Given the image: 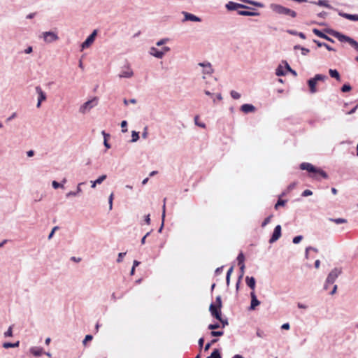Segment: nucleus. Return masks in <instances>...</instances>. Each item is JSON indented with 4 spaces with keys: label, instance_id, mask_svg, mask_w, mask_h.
<instances>
[{
    "label": "nucleus",
    "instance_id": "obj_45",
    "mask_svg": "<svg viewBox=\"0 0 358 358\" xmlns=\"http://www.w3.org/2000/svg\"><path fill=\"white\" fill-rule=\"evenodd\" d=\"M303 239V236H295L294 238H293V243L294 244H298L301 242V241Z\"/></svg>",
    "mask_w": 358,
    "mask_h": 358
},
{
    "label": "nucleus",
    "instance_id": "obj_30",
    "mask_svg": "<svg viewBox=\"0 0 358 358\" xmlns=\"http://www.w3.org/2000/svg\"><path fill=\"white\" fill-rule=\"evenodd\" d=\"M237 260H238V265H242V264H244V260H245V257L243 255V254L242 252H241L238 257H237Z\"/></svg>",
    "mask_w": 358,
    "mask_h": 358
},
{
    "label": "nucleus",
    "instance_id": "obj_13",
    "mask_svg": "<svg viewBox=\"0 0 358 358\" xmlns=\"http://www.w3.org/2000/svg\"><path fill=\"white\" fill-rule=\"evenodd\" d=\"M225 6L226 8L229 10H236L241 8H247V6L245 5L235 3L234 1H229Z\"/></svg>",
    "mask_w": 358,
    "mask_h": 358
},
{
    "label": "nucleus",
    "instance_id": "obj_16",
    "mask_svg": "<svg viewBox=\"0 0 358 358\" xmlns=\"http://www.w3.org/2000/svg\"><path fill=\"white\" fill-rule=\"evenodd\" d=\"M241 110L245 113H252L255 110V107L252 104L245 103L241 106Z\"/></svg>",
    "mask_w": 358,
    "mask_h": 358
},
{
    "label": "nucleus",
    "instance_id": "obj_1",
    "mask_svg": "<svg viewBox=\"0 0 358 358\" xmlns=\"http://www.w3.org/2000/svg\"><path fill=\"white\" fill-rule=\"evenodd\" d=\"M270 8L271 10L277 14L289 15L292 17L296 16V13L288 8L277 3L270 4Z\"/></svg>",
    "mask_w": 358,
    "mask_h": 358
},
{
    "label": "nucleus",
    "instance_id": "obj_60",
    "mask_svg": "<svg viewBox=\"0 0 358 358\" xmlns=\"http://www.w3.org/2000/svg\"><path fill=\"white\" fill-rule=\"evenodd\" d=\"M165 201H166V199H164V205H163V207H162V220L164 221V218H165V209H166V206H165Z\"/></svg>",
    "mask_w": 358,
    "mask_h": 358
},
{
    "label": "nucleus",
    "instance_id": "obj_11",
    "mask_svg": "<svg viewBox=\"0 0 358 358\" xmlns=\"http://www.w3.org/2000/svg\"><path fill=\"white\" fill-rule=\"evenodd\" d=\"M36 91L38 94L37 107L39 108L41 106V102L46 99V94L39 86L36 87Z\"/></svg>",
    "mask_w": 358,
    "mask_h": 358
},
{
    "label": "nucleus",
    "instance_id": "obj_39",
    "mask_svg": "<svg viewBox=\"0 0 358 358\" xmlns=\"http://www.w3.org/2000/svg\"><path fill=\"white\" fill-rule=\"evenodd\" d=\"M90 47V36L87 37L85 41L82 44V50Z\"/></svg>",
    "mask_w": 358,
    "mask_h": 358
},
{
    "label": "nucleus",
    "instance_id": "obj_50",
    "mask_svg": "<svg viewBox=\"0 0 358 358\" xmlns=\"http://www.w3.org/2000/svg\"><path fill=\"white\" fill-rule=\"evenodd\" d=\"M240 266V270H241V275L239 276V280H241L243 275H244V272H245V264H242V265H238Z\"/></svg>",
    "mask_w": 358,
    "mask_h": 358
},
{
    "label": "nucleus",
    "instance_id": "obj_54",
    "mask_svg": "<svg viewBox=\"0 0 358 358\" xmlns=\"http://www.w3.org/2000/svg\"><path fill=\"white\" fill-rule=\"evenodd\" d=\"M4 336L6 337L8 336H13V331H12V327H10L7 331L5 332Z\"/></svg>",
    "mask_w": 358,
    "mask_h": 358
},
{
    "label": "nucleus",
    "instance_id": "obj_47",
    "mask_svg": "<svg viewBox=\"0 0 358 358\" xmlns=\"http://www.w3.org/2000/svg\"><path fill=\"white\" fill-rule=\"evenodd\" d=\"M271 216H268V217H266L264 222H262V227H266L270 222H271Z\"/></svg>",
    "mask_w": 358,
    "mask_h": 358
},
{
    "label": "nucleus",
    "instance_id": "obj_18",
    "mask_svg": "<svg viewBox=\"0 0 358 358\" xmlns=\"http://www.w3.org/2000/svg\"><path fill=\"white\" fill-rule=\"evenodd\" d=\"M313 33L317 35V36L322 38H324V39H326L329 41H331V42H334L333 39H331V38H329L328 36H327L326 34H324V33H322L321 31H320L319 29H314L313 30Z\"/></svg>",
    "mask_w": 358,
    "mask_h": 358
},
{
    "label": "nucleus",
    "instance_id": "obj_10",
    "mask_svg": "<svg viewBox=\"0 0 358 358\" xmlns=\"http://www.w3.org/2000/svg\"><path fill=\"white\" fill-rule=\"evenodd\" d=\"M43 38L45 41L48 43H51L52 41H57L58 39V36L56 34L52 31H46L43 33Z\"/></svg>",
    "mask_w": 358,
    "mask_h": 358
},
{
    "label": "nucleus",
    "instance_id": "obj_24",
    "mask_svg": "<svg viewBox=\"0 0 358 358\" xmlns=\"http://www.w3.org/2000/svg\"><path fill=\"white\" fill-rule=\"evenodd\" d=\"M315 3L320 6H323V7L328 8H331V6L329 4V3L327 0H319Z\"/></svg>",
    "mask_w": 358,
    "mask_h": 358
},
{
    "label": "nucleus",
    "instance_id": "obj_6",
    "mask_svg": "<svg viewBox=\"0 0 358 358\" xmlns=\"http://www.w3.org/2000/svg\"><path fill=\"white\" fill-rule=\"evenodd\" d=\"M201 67V73H202L203 79H206V76H210L213 73V69L211 64L208 62H200L197 64Z\"/></svg>",
    "mask_w": 358,
    "mask_h": 358
},
{
    "label": "nucleus",
    "instance_id": "obj_32",
    "mask_svg": "<svg viewBox=\"0 0 358 358\" xmlns=\"http://www.w3.org/2000/svg\"><path fill=\"white\" fill-rule=\"evenodd\" d=\"M169 41V38H162L160 39L159 41H158L157 43H156V45L157 46H162L164 44H166V43H168Z\"/></svg>",
    "mask_w": 358,
    "mask_h": 358
},
{
    "label": "nucleus",
    "instance_id": "obj_42",
    "mask_svg": "<svg viewBox=\"0 0 358 358\" xmlns=\"http://www.w3.org/2000/svg\"><path fill=\"white\" fill-rule=\"evenodd\" d=\"M310 250H313V252H317L318 251L317 248H313V247H310V246H309V247L306 248V254H305V255H306V257L307 259L308 258V252H309Z\"/></svg>",
    "mask_w": 358,
    "mask_h": 358
},
{
    "label": "nucleus",
    "instance_id": "obj_40",
    "mask_svg": "<svg viewBox=\"0 0 358 358\" xmlns=\"http://www.w3.org/2000/svg\"><path fill=\"white\" fill-rule=\"evenodd\" d=\"M224 334L222 331H212L210 332V335L212 336H221Z\"/></svg>",
    "mask_w": 358,
    "mask_h": 358
},
{
    "label": "nucleus",
    "instance_id": "obj_61",
    "mask_svg": "<svg viewBox=\"0 0 358 358\" xmlns=\"http://www.w3.org/2000/svg\"><path fill=\"white\" fill-rule=\"evenodd\" d=\"M289 327H289V323H285V324H283L282 325V327H281V328H282V329H285V330H288V329H289Z\"/></svg>",
    "mask_w": 358,
    "mask_h": 358
},
{
    "label": "nucleus",
    "instance_id": "obj_48",
    "mask_svg": "<svg viewBox=\"0 0 358 358\" xmlns=\"http://www.w3.org/2000/svg\"><path fill=\"white\" fill-rule=\"evenodd\" d=\"M127 122L126 120H123L121 122V127L122 128V132H127Z\"/></svg>",
    "mask_w": 358,
    "mask_h": 358
},
{
    "label": "nucleus",
    "instance_id": "obj_33",
    "mask_svg": "<svg viewBox=\"0 0 358 358\" xmlns=\"http://www.w3.org/2000/svg\"><path fill=\"white\" fill-rule=\"evenodd\" d=\"M331 221L334 222V223L337 224L346 223L347 220L343 218H336V219H331Z\"/></svg>",
    "mask_w": 358,
    "mask_h": 358
},
{
    "label": "nucleus",
    "instance_id": "obj_5",
    "mask_svg": "<svg viewBox=\"0 0 358 358\" xmlns=\"http://www.w3.org/2000/svg\"><path fill=\"white\" fill-rule=\"evenodd\" d=\"M134 76V72L130 64L127 63L121 67L118 77L120 78H131Z\"/></svg>",
    "mask_w": 358,
    "mask_h": 358
},
{
    "label": "nucleus",
    "instance_id": "obj_36",
    "mask_svg": "<svg viewBox=\"0 0 358 358\" xmlns=\"http://www.w3.org/2000/svg\"><path fill=\"white\" fill-rule=\"evenodd\" d=\"M31 352L33 355H34L35 356H40L42 353V349H39V348H32L31 350Z\"/></svg>",
    "mask_w": 358,
    "mask_h": 358
},
{
    "label": "nucleus",
    "instance_id": "obj_20",
    "mask_svg": "<svg viewBox=\"0 0 358 358\" xmlns=\"http://www.w3.org/2000/svg\"><path fill=\"white\" fill-rule=\"evenodd\" d=\"M329 73L330 75V76L331 78H335L336 80H341V76H340V74L338 73V71L336 69H329Z\"/></svg>",
    "mask_w": 358,
    "mask_h": 358
},
{
    "label": "nucleus",
    "instance_id": "obj_37",
    "mask_svg": "<svg viewBox=\"0 0 358 358\" xmlns=\"http://www.w3.org/2000/svg\"><path fill=\"white\" fill-rule=\"evenodd\" d=\"M198 120H199V116H195L194 117V123L196 125L201 127V128H205L206 127V124L203 122H198Z\"/></svg>",
    "mask_w": 358,
    "mask_h": 358
},
{
    "label": "nucleus",
    "instance_id": "obj_62",
    "mask_svg": "<svg viewBox=\"0 0 358 358\" xmlns=\"http://www.w3.org/2000/svg\"><path fill=\"white\" fill-rule=\"evenodd\" d=\"M145 222L147 224H150V215H147L145 216Z\"/></svg>",
    "mask_w": 358,
    "mask_h": 358
},
{
    "label": "nucleus",
    "instance_id": "obj_38",
    "mask_svg": "<svg viewBox=\"0 0 358 358\" xmlns=\"http://www.w3.org/2000/svg\"><path fill=\"white\" fill-rule=\"evenodd\" d=\"M90 105V101H86L80 108V111L83 113L86 112L87 108Z\"/></svg>",
    "mask_w": 358,
    "mask_h": 358
},
{
    "label": "nucleus",
    "instance_id": "obj_27",
    "mask_svg": "<svg viewBox=\"0 0 358 358\" xmlns=\"http://www.w3.org/2000/svg\"><path fill=\"white\" fill-rule=\"evenodd\" d=\"M295 50L296 49H300L301 51V54L303 55H306L309 53L310 50L308 48H303V47H301L300 45H295L294 48Z\"/></svg>",
    "mask_w": 358,
    "mask_h": 358
},
{
    "label": "nucleus",
    "instance_id": "obj_52",
    "mask_svg": "<svg viewBox=\"0 0 358 358\" xmlns=\"http://www.w3.org/2000/svg\"><path fill=\"white\" fill-rule=\"evenodd\" d=\"M220 327V324L218 323H216V324H209L208 328L209 329L213 330V329L219 328Z\"/></svg>",
    "mask_w": 358,
    "mask_h": 358
},
{
    "label": "nucleus",
    "instance_id": "obj_3",
    "mask_svg": "<svg viewBox=\"0 0 358 358\" xmlns=\"http://www.w3.org/2000/svg\"><path fill=\"white\" fill-rule=\"evenodd\" d=\"M300 168L302 170H306L308 172L314 173L321 176L324 178H327V174L322 170L315 168L313 165L310 163L303 162L301 164Z\"/></svg>",
    "mask_w": 358,
    "mask_h": 358
},
{
    "label": "nucleus",
    "instance_id": "obj_12",
    "mask_svg": "<svg viewBox=\"0 0 358 358\" xmlns=\"http://www.w3.org/2000/svg\"><path fill=\"white\" fill-rule=\"evenodd\" d=\"M334 36L340 41L341 42H348L350 45L352 43V42L354 41L353 38L343 35L339 32H335Z\"/></svg>",
    "mask_w": 358,
    "mask_h": 358
},
{
    "label": "nucleus",
    "instance_id": "obj_14",
    "mask_svg": "<svg viewBox=\"0 0 358 358\" xmlns=\"http://www.w3.org/2000/svg\"><path fill=\"white\" fill-rule=\"evenodd\" d=\"M251 303L249 309L253 310L260 304V301L257 299L254 291L250 293Z\"/></svg>",
    "mask_w": 358,
    "mask_h": 358
},
{
    "label": "nucleus",
    "instance_id": "obj_56",
    "mask_svg": "<svg viewBox=\"0 0 358 358\" xmlns=\"http://www.w3.org/2000/svg\"><path fill=\"white\" fill-rule=\"evenodd\" d=\"M123 102H124V105L127 106V105L129 104V103H136V100L135 99H131L128 101L126 99H124Z\"/></svg>",
    "mask_w": 358,
    "mask_h": 358
},
{
    "label": "nucleus",
    "instance_id": "obj_22",
    "mask_svg": "<svg viewBox=\"0 0 358 358\" xmlns=\"http://www.w3.org/2000/svg\"><path fill=\"white\" fill-rule=\"evenodd\" d=\"M238 14L243 16H257L259 15L257 12H251V11H245L241 10L238 11Z\"/></svg>",
    "mask_w": 358,
    "mask_h": 358
},
{
    "label": "nucleus",
    "instance_id": "obj_25",
    "mask_svg": "<svg viewBox=\"0 0 358 358\" xmlns=\"http://www.w3.org/2000/svg\"><path fill=\"white\" fill-rule=\"evenodd\" d=\"M102 134L103 135V137H104V141H103L104 146L107 149H109L110 148V145L108 143V138H109L110 136H109V134H106L104 131H102Z\"/></svg>",
    "mask_w": 358,
    "mask_h": 358
},
{
    "label": "nucleus",
    "instance_id": "obj_19",
    "mask_svg": "<svg viewBox=\"0 0 358 358\" xmlns=\"http://www.w3.org/2000/svg\"><path fill=\"white\" fill-rule=\"evenodd\" d=\"M245 282L247 285L254 291L255 288V279L253 277L247 276L245 278Z\"/></svg>",
    "mask_w": 358,
    "mask_h": 358
},
{
    "label": "nucleus",
    "instance_id": "obj_26",
    "mask_svg": "<svg viewBox=\"0 0 358 358\" xmlns=\"http://www.w3.org/2000/svg\"><path fill=\"white\" fill-rule=\"evenodd\" d=\"M19 346V341L15 343H8V342H6V343H4L3 344V347L4 348H16V347H18Z\"/></svg>",
    "mask_w": 358,
    "mask_h": 358
},
{
    "label": "nucleus",
    "instance_id": "obj_58",
    "mask_svg": "<svg viewBox=\"0 0 358 358\" xmlns=\"http://www.w3.org/2000/svg\"><path fill=\"white\" fill-rule=\"evenodd\" d=\"M96 34H97V30L96 29L94 30L91 33V43H92V42L94 41V38L96 37Z\"/></svg>",
    "mask_w": 358,
    "mask_h": 358
},
{
    "label": "nucleus",
    "instance_id": "obj_21",
    "mask_svg": "<svg viewBox=\"0 0 358 358\" xmlns=\"http://www.w3.org/2000/svg\"><path fill=\"white\" fill-rule=\"evenodd\" d=\"M106 178V175H102L99 177L91 185V187H95L96 185L101 184Z\"/></svg>",
    "mask_w": 358,
    "mask_h": 358
},
{
    "label": "nucleus",
    "instance_id": "obj_17",
    "mask_svg": "<svg viewBox=\"0 0 358 358\" xmlns=\"http://www.w3.org/2000/svg\"><path fill=\"white\" fill-rule=\"evenodd\" d=\"M339 15L345 18V19H348L349 20H352V21H358V15L357 14H348V13H343V12H340L339 13Z\"/></svg>",
    "mask_w": 358,
    "mask_h": 358
},
{
    "label": "nucleus",
    "instance_id": "obj_7",
    "mask_svg": "<svg viewBox=\"0 0 358 358\" xmlns=\"http://www.w3.org/2000/svg\"><path fill=\"white\" fill-rule=\"evenodd\" d=\"M341 273V270L340 268H334L328 275L326 280H327V283L334 284L336 281V278Z\"/></svg>",
    "mask_w": 358,
    "mask_h": 358
},
{
    "label": "nucleus",
    "instance_id": "obj_41",
    "mask_svg": "<svg viewBox=\"0 0 358 358\" xmlns=\"http://www.w3.org/2000/svg\"><path fill=\"white\" fill-rule=\"evenodd\" d=\"M351 90V86L348 84H345L341 87V91L343 92H347Z\"/></svg>",
    "mask_w": 358,
    "mask_h": 358
},
{
    "label": "nucleus",
    "instance_id": "obj_53",
    "mask_svg": "<svg viewBox=\"0 0 358 358\" xmlns=\"http://www.w3.org/2000/svg\"><path fill=\"white\" fill-rule=\"evenodd\" d=\"M313 194V192L310 189H306L303 192L302 196H308Z\"/></svg>",
    "mask_w": 358,
    "mask_h": 358
},
{
    "label": "nucleus",
    "instance_id": "obj_59",
    "mask_svg": "<svg viewBox=\"0 0 358 358\" xmlns=\"http://www.w3.org/2000/svg\"><path fill=\"white\" fill-rule=\"evenodd\" d=\"M352 47H353L358 52V43L354 40L350 44Z\"/></svg>",
    "mask_w": 358,
    "mask_h": 358
},
{
    "label": "nucleus",
    "instance_id": "obj_64",
    "mask_svg": "<svg viewBox=\"0 0 358 358\" xmlns=\"http://www.w3.org/2000/svg\"><path fill=\"white\" fill-rule=\"evenodd\" d=\"M90 341V334L85 336V339L83 340V344L86 345V343Z\"/></svg>",
    "mask_w": 358,
    "mask_h": 358
},
{
    "label": "nucleus",
    "instance_id": "obj_8",
    "mask_svg": "<svg viewBox=\"0 0 358 358\" xmlns=\"http://www.w3.org/2000/svg\"><path fill=\"white\" fill-rule=\"evenodd\" d=\"M221 308H219L218 306H216L214 303H211L209 307V310L211 315L218 320H221Z\"/></svg>",
    "mask_w": 358,
    "mask_h": 358
},
{
    "label": "nucleus",
    "instance_id": "obj_57",
    "mask_svg": "<svg viewBox=\"0 0 358 358\" xmlns=\"http://www.w3.org/2000/svg\"><path fill=\"white\" fill-rule=\"evenodd\" d=\"M126 255V252H120L118 255V258L117 259V262H121L122 261L123 257Z\"/></svg>",
    "mask_w": 358,
    "mask_h": 358
},
{
    "label": "nucleus",
    "instance_id": "obj_2",
    "mask_svg": "<svg viewBox=\"0 0 358 358\" xmlns=\"http://www.w3.org/2000/svg\"><path fill=\"white\" fill-rule=\"evenodd\" d=\"M327 76L322 74H316L313 78L308 80V85L310 88V92L314 94L317 92L316 84L318 81H324Z\"/></svg>",
    "mask_w": 358,
    "mask_h": 358
},
{
    "label": "nucleus",
    "instance_id": "obj_23",
    "mask_svg": "<svg viewBox=\"0 0 358 358\" xmlns=\"http://www.w3.org/2000/svg\"><path fill=\"white\" fill-rule=\"evenodd\" d=\"M241 1L243 2H245V3H248L249 4H251V5L255 6L257 7H259V8L264 7V5L262 3L258 2V1H252V0H241Z\"/></svg>",
    "mask_w": 358,
    "mask_h": 358
},
{
    "label": "nucleus",
    "instance_id": "obj_4",
    "mask_svg": "<svg viewBox=\"0 0 358 358\" xmlns=\"http://www.w3.org/2000/svg\"><path fill=\"white\" fill-rule=\"evenodd\" d=\"M171 50L168 46H164L159 50L156 47H151L149 50V54L157 59H162L165 54Z\"/></svg>",
    "mask_w": 358,
    "mask_h": 358
},
{
    "label": "nucleus",
    "instance_id": "obj_31",
    "mask_svg": "<svg viewBox=\"0 0 358 358\" xmlns=\"http://www.w3.org/2000/svg\"><path fill=\"white\" fill-rule=\"evenodd\" d=\"M139 138L138 132L133 131L131 132V142H136Z\"/></svg>",
    "mask_w": 358,
    "mask_h": 358
},
{
    "label": "nucleus",
    "instance_id": "obj_49",
    "mask_svg": "<svg viewBox=\"0 0 358 358\" xmlns=\"http://www.w3.org/2000/svg\"><path fill=\"white\" fill-rule=\"evenodd\" d=\"M215 305L218 306L219 308H222V300H221V296H217L216 297Z\"/></svg>",
    "mask_w": 358,
    "mask_h": 358
},
{
    "label": "nucleus",
    "instance_id": "obj_44",
    "mask_svg": "<svg viewBox=\"0 0 358 358\" xmlns=\"http://www.w3.org/2000/svg\"><path fill=\"white\" fill-rule=\"evenodd\" d=\"M217 356H220V353L217 349H215L210 355L211 358H217Z\"/></svg>",
    "mask_w": 358,
    "mask_h": 358
},
{
    "label": "nucleus",
    "instance_id": "obj_46",
    "mask_svg": "<svg viewBox=\"0 0 358 358\" xmlns=\"http://www.w3.org/2000/svg\"><path fill=\"white\" fill-rule=\"evenodd\" d=\"M99 103V99L97 97L91 98V108L95 106Z\"/></svg>",
    "mask_w": 358,
    "mask_h": 358
},
{
    "label": "nucleus",
    "instance_id": "obj_63",
    "mask_svg": "<svg viewBox=\"0 0 358 358\" xmlns=\"http://www.w3.org/2000/svg\"><path fill=\"white\" fill-rule=\"evenodd\" d=\"M296 186V183L295 182H293L292 184H290L288 187H287V190L288 191H291L292 189H293Z\"/></svg>",
    "mask_w": 358,
    "mask_h": 358
},
{
    "label": "nucleus",
    "instance_id": "obj_35",
    "mask_svg": "<svg viewBox=\"0 0 358 358\" xmlns=\"http://www.w3.org/2000/svg\"><path fill=\"white\" fill-rule=\"evenodd\" d=\"M213 102L214 104L216 103V101L218 100V101H222V96L220 93H218L215 95H214L213 97Z\"/></svg>",
    "mask_w": 358,
    "mask_h": 358
},
{
    "label": "nucleus",
    "instance_id": "obj_9",
    "mask_svg": "<svg viewBox=\"0 0 358 358\" xmlns=\"http://www.w3.org/2000/svg\"><path fill=\"white\" fill-rule=\"evenodd\" d=\"M280 236H281V227H280V225H277L274 229L272 236L269 240V243H273L275 242L276 241H278L280 238Z\"/></svg>",
    "mask_w": 358,
    "mask_h": 358
},
{
    "label": "nucleus",
    "instance_id": "obj_29",
    "mask_svg": "<svg viewBox=\"0 0 358 358\" xmlns=\"http://www.w3.org/2000/svg\"><path fill=\"white\" fill-rule=\"evenodd\" d=\"M275 74L278 76H281L285 75V70L282 66H279L275 71Z\"/></svg>",
    "mask_w": 358,
    "mask_h": 358
},
{
    "label": "nucleus",
    "instance_id": "obj_15",
    "mask_svg": "<svg viewBox=\"0 0 358 358\" xmlns=\"http://www.w3.org/2000/svg\"><path fill=\"white\" fill-rule=\"evenodd\" d=\"M182 13L184 15L185 20H189V21H192V22H201V18H199V17H197L192 13H189L187 12H183Z\"/></svg>",
    "mask_w": 358,
    "mask_h": 358
},
{
    "label": "nucleus",
    "instance_id": "obj_43",
    "mask_svg": "<svg viewBox=\"0 0 358 358\" xmlns=\"http://www.w3.org/2000/svg\"><path fill=\"white\" fill-rule=\"evenodd\" d=\"M113 193H111L108 198L109 210L113 208Z\"/></svg>",
    "mask_w": 358,
    "mask_h": 358
},
{
    "label": "nucleus",
    "instance_id": "obj_34",
    "mask_svg": "<svg viewBox=\"0 0 358 358\" xmlns=\"http://www.w3.org/2000/svg\"><path fill=\"white\" fill-rule=\"evenodd\" d=\"M231 97L234 99H238L241 98V94L235 90H231L230 92Z\"/></svg>",
    "mask_w": 358,
    "mask_h": 358
},
{
    "label": "nucleus",
    "instance_id": "obj_51",
    "mask_svg": "<svg viewBox=\"0 0 358 358\" xmlns=\"http://www.w3.org/2000/svg\"><path fill=\"white\" fill-rule=\"evenodd\" d=\"M52 187L55 188V189H57L59 187H63V184H60L59 182H57V181L54 180L52 183Z\"/></svg>",
    "mask_w": 358,
    "mask_h": 358
},
{
    "label": "nucleus",
    "instance_id": "obj_55",
    "mask_svg": "<svg viewBox=\"0 0 358 358\" xmlns=\"http://www.w3.org/2000/svg\"><path fill=\"white\" fill-rule=\"evenodd\" d=\"M285 203V201L284 200H278L276 204L275 205V208L278 209V208L280 206H284Z\"/></svg>",
    "mask_w": 358,
    "mask_h": 358
},
{
    "label": "nucleus",
    "instance_id": "obj_28",
    "mask_svg": "<svg viewBox=\"0 0 358 358\" xmlns=\"http://www.w3.org/2000/svg\"><path fill=\"white\" fill-rule=\"evenodd\" d=\"M315 43H317V45L319 46V47H322V46H324V48H326L329 51H335V50L331 48V46H329V45L324 43H321V42H319V41H314Z\"/></svg>",
    "mask_w": 358,
    "mask_h": 358
}]
</instances>
